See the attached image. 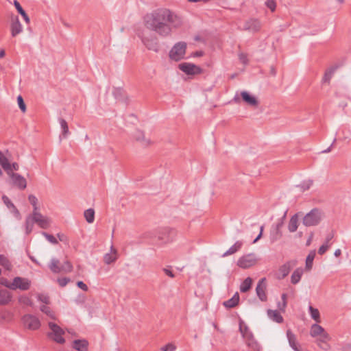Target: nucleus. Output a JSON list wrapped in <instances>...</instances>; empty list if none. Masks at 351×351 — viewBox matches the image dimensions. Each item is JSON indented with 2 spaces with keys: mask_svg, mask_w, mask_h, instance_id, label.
Segmentation results:
<instances>
[{
  "mask_svg": "<svg viewBox=\"0 0 351 351\" xmlns=\"http://www.w3.org/2000/svg\"><path fill=\"white\" fill-rule=\"evenodd\" d=\"M145 27L158 36L166 38L171 35L173 29L182 25L180 16L167 8H158L147 14L143 19Z\"/></svg>",
  "mask_w": 351,
  "mask_h": 351,
  "instance_id": "nucleus-1",
  "label": "nucleus"
},
{
  "mask_svg": "<svg viewBox=\"0 0 351 351\" xmlns=\"http://www.w3.org/2000/svg\"><path fill=\"white\" fill-rule=\"evenodd\" d=\"M324 217L322 210L313 208L306 213L302 218V224L306 227L316 226L320 223Z\"/></svg>",
  "mask_w": 351,
  "mask_h": 351,
  "instance_id": "nucleus-2",
  "label": "nucleus"
},
{
  "mask_svg": "<svg viewBox=\"0 0 351 351\" xmlns=\"http://www.w3.org/2000/svg\"><path fill=\"white\" fill-rule=\"evenodd\" d=\"M141 41L148 50L158 52L159 50V45L158 39L155 36L148 35L147 32H143L138 34Z\"/></svg>",
  "mask_w": 351,
  "mask_h": 351,
  "instance_id": "nucleus-3",
  "label": "nucleus"
},
{
  "mask_svg": "<svg viewBox=\"0 0 351 351\" xmlns=\"http://www.w3.org/2000/svg\"><path fill=\"white\" fill-rule=\"evenodd\" d=\"M49 269L53 273H69L72 271L73 266L69 261H64L62 264H60L59 260L56 258H52L49 265Z\"/></svg>",
  "mask_w": 351,
  "mask_h": 351,
  "instance_id": "nucleus-4",
  "label": "nucleus"
},
{
  "mask_svg": "<svg viewBox=\"0 0 351 351\" xmlns=\"http://www.w3.org/2000/svg\"><path fill=\"white\" fill-rule=\"evenodd\" d=\"M49 327L51 331L48 332V337L58 343H64L65 339L62 337L64 334L63 329L53 322H49Z\"/></svg>",
  "mask_w": 351,
  "mask_h": 351,
  "instance_id": "nucleus-5",
  "label": "nucleus"
},
{
  "mask_svg": "<svg viewBox=\"0 0 351 351\" xmlns=\"http://www.w3.org/2000/svg\"><path fill=\"white\" fill-rule=\"evenodd\" d=\"M186 49V44L184 42L176 43L169 51V58L174 61H179L184 58Z\"/></svg>",
  "mask_w": 351,
  "mask_h": 351,
  "instance_id": "nucleus-6",
  "label": "nucleus"
},
{
  "mask_svg": "<svg viewBox=\"0 0 351 351\" xmlns=\"http://www.w3.org/2000/svg\"><path fill=\"white\" fill-rule=\"evenodd\" d=\"M257 258L254 254H248L240 257L237 265L243 269H247L256 265Z\"/></svg>",
  "mask_w": 351,
  "mask_h": 351,
  "instance_id": "nucleus-7",
  "label": "nucleus"
},
{
  "mask_svg": "<svg viewBox=\"0 0 351 351\" xmlns=\"http://www.w3.org/2000/svg\"><path fill=\"white\" fill-rule=\"evenodd\" d=\"M22 320L25 327L29 330H37L40 326L39 319L34 315L30 314L25 315Z\"/></svg>",
  "mask_w": 351,
  "mask_h": 351,
  "instance_id": "nucleus-8",
  "label": "nucleus"
},
{
  "mask_svg": "<svg viewBox=\"0 0 351 351\" xmlns=\"http://www.w3.org/2000/svg\"><path fill=\"white\" fill-rule=\"evenodd\" d=\"M133 138L141 147H147L153 143L152 139L149 136H146L143 131L139 130H137L134 132Z\"/></svg>",
  "mask_w": 351,
  "mask_h": 351,
  "instance_id": "nucleus-9",
  "label": "nucleus"
},
{
  "mask_svg": "<svg viewBox=\"0 0 351 351\" xmlns=\"http://www.w3.org/2000/svg\"><path fill=\"white\" fill-rule=\"evenodd\" d=\"M178 68L187 75H196L202 73V69L192 63H181L178 65Z\"/></svg>",
  "mask_w": 351,
  "mask_h": 351,
  "instance_id": "nucleus-10",
  "label": "nucleus"
},
{
  "mask_svg": "<svg viewBox=\"0 0 351 351\" xmlns=\"http://www.w3.org/2000/svg\"><path fill=\"white\" fill-rule=\"evenodd\" d=\"M11 289L16 290L19 289L21 290H27L30 287V281L28 279L21 277H15L11 285Z\"/></svg>",
  "mask_w": 351,
  "mask_h": 351,
  "instance_id": "nucleus-11",
  "label": "nucleus"
},
{
  "mask_svg": "<svg viewBox=\"0 0 351 351\" xmlns=\"http://www.w3.org/2000/svg\"><path fill=\"white\" fill-rule=\"evenodd\" d=\"M10 179L11 183L19 189L23 190L27 187V181L21 175L16 173H12L8 175Z\"/></svg>",
  "mask_w": 351,
  "mask_h": 351,
  "instance_id": "nucleus-12",
  "label": "nucleus"
},
{
  "mask_svg": "<svg viewBox=\"0 0 351 351\" xmlns=\"http://www.w3.org/2000/svg\"><path fill=\"white\" fill-rule=\"evenodd\" d=\"M240 331L243 337L245 339V342L247 346L253 351H259L260 350V345L254 338L251 332H243V328L240 327Z\"/></svg>",
  "mask_w": 351,
  "mask_h": 351,
  "instance_id": "nucleus-13",
  "label": "nucleus"
},
{
  "mask_svg": "<svg viewBox=\"0 0 351 351\" xmlns=\"http://www.w3.org/2000/svg\"><path fill=\"white\" fill-rule=\"evenodd\" d=\"M261 28V23L259 20L256 19H250L247 20L243 25V29L252 33H256L260 31Z\"/></svg>",
  "mask_w": 351,
  "mask_h": 351,
  "instance_id": "nucleus-14",
  "label": "nucleus"
},
{
  "mask_svg": "<svg viewBox=\"0 0 351 351\" xmlns=\"http://www.w3.org/2000/svg\"><path fill=\"white\" fill-rule=\"evenodd\" d=\"M266 278H263L259 280L257 286L256 287V295L262 302H265L267 299L266 294Z\"/></svg>",
  "mask_w": 351,
  "mask_h": 351,
  "instance_id": "nucleus-15",
  "label": "nucleus"
},
{
  "mask_svg": "<svg viewBox=\"0 0 351 351\" xmlns=\"http://www.w3.org/2000/svg\"><path fill=\"white\" fill-rule=\"evenodd\" d=\"M297 265V261L291 260L287 261L282 265L279 269L278 279L285 278L290 272V271Z\"/></svg>",
  "mask_w": 351,
  "mask_h": 351,
  "instance_id": "nucleus-16",
  "label": "nucleus"
},
{
  "mask_svg": "<svg viewBox=\"0 0 351 351\" xmlns=\"http://www.w3.org/2000/svg\"><path fill=\"white\" fill-rule=\"evenodd\" d=\"M10 31L12 37H16L23 32V26L17 16L11 17Z\"/></svg>",
  "mask_w": 351,
  "mask_h": 351,
  "instance_id": "nucleus-17",
  "label": "nucleus"
},
{
  "mask_svg": "<svg viewBox=\"0 0 351 351\" xmlns=\"http://www.w3.org/2000/svg\"><path fill=\"white\" fill-rule=\"evenodd\" d=\"M32 216L34 223H37L40 228L46 229L49 226L50 220L49 218L44 217L40 213L35 212Z\"/></svg>",
  "mask_w": 351,
  "mask_h": 351,
  "instance_id": "nucleus-18",
  "label": "nucleus"
},
{
  "mask_svg": "<svg viewBox=\"0 0 351 351\" xmlns=\"http://www.w3.org/2000/svg\"><path fill=\"white\" fill-rule=\"evenodd\" d=\"M310 333L312 337H317L320 335L322 339H329V335L324 331V328L317 324L312 325Z\"/></svg>",
  "mask_w": 351,
  "mask_h": 351,
  "instance_id": "nucleus-19",
  "label": "nucleus"
},
{
  "mask_svg": "<svg viewBox=\"0 0 351 351\" xmlns=\"http://www.w3.org/2000/svg\"><path fill=\"white\" fill-rule=\"evenodd\" d=\"M241 97L243 101L248 106L255 108L258 106V101L256 97L250 95L247 91H241Z\"/></svg>",
  "mask_w": 351,
  "mask_h": 351,
  "instance_id": "nucleus-20",
  "label": "nucleus"
},
{
  "mask_svg": "<svg viewBox=\"0 0 351 351\" xmlns=\"http://www.w3.org/2000/svg\"><path fill=\"white\" fill-rule=\"evenodd\" d=\"M118 258L117 250L114 247L113 245L110 247V252L106 253L104 256V261L106 264L110 265L114 263Z\"/></svg>",
  "mask_w": 351,
  "mask_h": 351,
  "instance_id": "nucleus-21",
  "label": "nucleus"
},
{
  "mask_svg": "<svg viewBox=\"0 0 351 351\" xmlns=\"http://www.w3.org/2000/svg\"><path fill=\"white\" fill-rule=\"evenodd\" d=\"M302 215L301 212L297 213L295 215H293L288 224V230L290 232H295L298 228L299 224V218Z\"/></svg>",
  "mask_w": 351,
  "mask_h": 351,
  "instance_id": "nucleus-22",
  "label": "nucleus"
},
{
  "mask_svg": "<svg viewBox=\"0 0 351 351\" xmlns=\"http://www.w3.org/2000/svg\"><path fill=\"white\" fill-rule=\"evenodd\" d=\"M88 341L85 339H75L72 342V348L77 351H88Z\"/></svg>",
  "mask_w": 351,
  "mask_h": 351,
  "instance_id": "nucleus-23",
  "label": "nucleus"
},
{
  "mask_svg": "<svg viewBox=\"0 0 351 351\" xmlns=\"http://www.w3.org/2000/svg\"><path fill=\"white\" fill-rule=\"evenodd\" d=\"M12 298V293L6 289L0 290V305L8 304L11 301Z\"/></svg>",
  "mask_w": 351,
  "mask_h": 351,
  "instance_id": "nucleus-24",
  "label": "nucleus"
},
{
  "mask_svg": "<svg viewBox=\"0 0 351 351\" xmlns=\"http://www.w3.org/2000/svg\"><path fill=\"white\" fill-rule=\"evenodd\" d=\"M267 316L270 319L277 323H282L283 322V317L277 310H267Z\"/></svg>",
  "mask_w": 351,
  "mask_h": 351,
  "instance_id": "nucleus-25",
  "label": "nucleus"
},
{
  "mask_svg": "<svg viewBox=\"0 0 351 351\" xmlns=\"http://www.w3.org/2000/svg\"><path fill=\"white\" fill-rule=\"evenodd\" d=\"M287 337L289 341V346L295 351H300L299 348L297 346L296 337L290 330H288L287 331Z\"/></svg>",
  "mask_w": 351,
  "mask_h": 351,
  "instance_id": "nucleus-26",
  "label": "nucleus"
},
{
  "mask_svg": "<svg viewBox=\"0 0 351 351\" xmlns=\"http://www.w3.org/2000/svg\"><path fill=\"white\" fill-rule=\"evenodd\" d=\"M304 270L302 267L297 268L292 274L291 276V282L293 285L298 284L303 274Z\"/></svg>",
  "mask_w": 351,
  "mask_h": 351,
  "instance_id": "nucleus-27",
  "label": "nucleus"
},
{
  "mask_svg": "<svg viewBox=\"0 0 351 351\" xmlns=\"http://www.w3.org/2000/svg\"><path fill=\"white\" fill-rule=\"evenodd\" d=\"M10 163L8 158L0 151V165L6 173L10 172Z\"/></svg>",
  "mask_w": 351,
  "mask_h": 351,
  "instance_id": "nucleus-28",
  "label": "nucleus"
},
{
  "mask_svg": "<svg viewBox=\"0 0 351 351\" xmlns=\"http://www.w3.org/2000/svg\"><path fill=\"white\" fill-rule=\"evenodd\" d=\"M239 302V295L238 293H236L233 297L223 302L224 306L226 308H230L235 307Z\"/></svg>",
  "mask_w": 351,
  "mask_h": 351,
  "instance_id": "nucleus-29",
  "label": "nucleus"
},
{
  "mask_svg": "<svg viewBox=\"0 0 351 351\" xmlns=\"http://www.w3.org/2000/svg\"><path fill=\"white\" fill-rule=\"evenodd\" d=\"M243 245V242L241 241H237L232 246H231L223 254V257L233 254L239 251Z\"/></svg>",
  "mask_w": 351,
  "mask_h": 351,
  "instance_id": "nucleus-30",
  "label": "nucleus"
},
{
  "mask_svg": "<svg viewBox=\"0 0 351 351\" xmlns=\"http://www.w3.org/2000/svg\"><path fill=\"white\" fill-rule=\"evenodd\" d=\"M252 279L250 277H247L244 280L240 286V291L242 293H246L252 287Z\"/></svg>",
  "mask_w": 351,
  "mask_h": 351,
  "instance_id": "nucleus-31",
  "label": "nucleus"
},
{
  "mask_svg": "<svg viewBox=\"0 0 351 351\" xmlns=\"http://www.w3.org/2000/svg\"><path fill=\"white\" fill-rule=\"evenodd\" d=\"M282 234L281 230H278L274 228H271L269 234L270 241L271 243L276 242L282 237Z\"/></svg>",
  "mask_w": 351,
  "mask_h": 351,
  "instance_id": "nucleus-32",
  "label": "nucleus"
},
{
  "mask_svg": "<svg viewBox=\"0 0 351 351\" xmlns=\"http://www.w3.org/2000/svg\"><path fill=\"white\" fill-rule=\"evenodd\" d=\"M336 69H337V67L333 66V67H330V68L328 69L326 71L323 77V79H322L323 83H329L330 82L333 74L335 73V72L336 71Z\"/></svg>",
  "mask_w": 351,
  "mask_h": 351,
  "instance_id": "nucleus-33",
  "label": "nucleus"
},
{
  "mask_svg": "<svg viewBox=\"0 0 351 351\" xmlns=\"http://www.w3.org/2000/svg\"><path fill=\"white\" fill-rule=\"evenodd\" d=\"M59 123L62 128V136L63 138H66L69 134V126L67 122L62 118L59 119Z\"/></svg>",
  "mask_w": 351,
  "mask_h": 351,
  "instance_id": "nucleus-34",
  "label": "nucleus"
},
{
  "mask_svg": "<svg viewBox=\"0 0 351 351\" xmlns=\"http://www.w3.org/2000/svg\"><path fill=\"white\" fill-rule=\"evenodd\" d=\"M84 216L88 223H92L95 220V210L88 208L84 211Z\"/></svg>",
  "mask_w": 351,
  "mask_h": 351,
  "instance_id": "nucleus-35",
  "label": "nucleus"
},
{
  "mask_svg": "<svg viewBox=\"0 0 351 351\" xmlns=\"http://www.w3.org/2000/svg\"><path fill=\"white\" fill-rule=\"evenodd\" d=\"M315 256V251H311L306 257V269L310 270L313 266V262Z\"/></svg>",
  "mask_w": 351,
  "mask_h": 351,
  "instance_id": "nucleus-36",
  "label": "nucleus"
},
{
  "mask_svg": "<svg viewBox=\"0 0 351 351\" xmlns=\"http://www.w3.org/2000/svg\"><path fill=\"white\" fill-rule=\"evenodd\" d=\"M313 181L312 180H306L303 181L300 184L298 185L297 187L300 189V191H305L308 190L313 185Z\"/></svg>",
  "mask_w": 351,
  "mask_h": 351,
  "instance_id": "nucleus-37",
  "label": "nucleus"
},
{
  "mask_svg": "<svg viewBox=\"0 0 351 351\" xmlns=\"http://www.w3.org/2000/svg\"><path fill=\"white\" fill-rule=\"evenodd\" d=\"M309 313L312 319H313L316 322H320V315L317 308H315L312 306H310Z\"/></svg>",
  "mask_w": 351,
  "mask_h": 351,
  "instance_id": "nucleus-38",
  "label": "nucleus"
},
{
  "mask_svg": "<svg viewBox=\"0 0 351 351\" xmlns=\"http://www.w3.org/2000/svg\"><path fill=\"white\" fill-rule=\"evenodd\" d=\"M13 315L10 311H3L1 313L0 319L3 322H10L12 320Z\"/></svg>",
  "mask_w": 351,
  "mask_h": 351,
  "instance_id": "nucleus-39",
  "label": "nucleus"
},
{
  "mask_svg": "<svg viewBox=\"0 0 351 351\" xmlns=\"http://www.w3.org/2000/svg\"><path fill=\"white\" fill-rule=\"evenodd\" d=\"M40 309L43 313L46 314L50 318L56 319V316L53 311H51L49 306H47L46 305H43L40 306Z\"/></svg>",
  "mask_w": 351,
  "mask_h": 351,
  "instance_id": "nucleus-40",
  "label": "nucleus"
},
{
  "mask_svg": "<svg viewBox=\"0 0 351 351\" xmlns=\"http://www.w3.org/2000/svg\"><path fill=\"white\" fill-rule=\"evenodd\" d=\"M0 264L8 270L11 269V263L8 259L3 255H0Z\"/></svg>",
  "mask_w": 351,
  "mask_h": 351,
  "instance_id": "nucleus-41",
  "label": "nucleus"
},
{
  "mask_svg": "<svg viewBox=\"0 0 351 351\" xmlns=\"http://www.w3.org/2000/svg\"><path fill=\"white\" fill-rule=\"evenodd\" d=\"M34 223V221L33 220L32 216H29L26 219L25 225H26V231H27V234L32 231Z\"/></svg>",
  "mask_w": 351,
  "mask_h": 351,
  "instance_id": "nucleus-42",
  "label": "nucleus"
},
{
  "mask_svg": "<svg viewBox=\"0 0 351 351\" xmlns=\"http://www.w3.org/2000/svg\"><path fill=\"white\" fill-rule=\"evenodd\" d=\"M19 301L21 304L26 305V306H32L33 305V302H32V300L27 296L20 297L19 299Z\"/></svg>",
  "mask_w": 351,
  "mask_h": 351,
  "instance_id": "nucleus-43",
  "label": "nucleus"
},
{
  "mask_svg": "<svg viewBox=\"0 0 351 351\" xmlns=\"http://www.w3.org/2000/svg\"><path fill=\"white\" fill-rule=\"evenodd\" d=\"M17 102L19 107L23 112L26 111V105L21 95H19L17 97Z\"/></svg>",
  "mask_w": 351,
  "mask_h": 351,
  "instance_id": "nucleus-44",
  "label": "nucleus"
},
{
  "mask_svg": "<svg viewBox=\"0 0 351 351\" xmlns=\"http://www.w3.org/2000/svg\"><path fill=\"white\" fill-rule=\"evenodd\" d=\"M265 4L271 12L276 10V3L275 0H267Z\"/></svg>",
  "mask_w": 351,
  "mask_h": 351,
  "instance_id": "nucleus-45",
  "label": "nucleus"
},
{
  "mask_svg": "<svg viewBox=\"0 0 351 351\" xmlns=\"http://www.w3.org/2000/svg\"><path fill=\"white\" fill-rule=\"evenodd\" d=\"M2 199L3 201V203L8 206V208H13L14 210H16V212H18L14 205L12 203L10 199L7 196L3 195L2 197Z\"/></svg>",
  "mask_w": 351,
  "mask_h": 351,
  "instance_id": "nucleus-46",
  "label": "nucleus"
},
{
  "mask_svg": "<svg viewBox=\"0 0 351 351\" xmlns=\"http://www.w3.org/2000/svg\"><path fill=\"white\" fill-rule=\"evenodd\" d=\"M282 303L281 304L279 302L278 307L280 311H285V308L287 306V294L286 293H283L282 295Z\"/></svg>",
  "mask_w": 351,
  "mask_h": 351,
  "instance_id": "nucleus-47",
  "label": "nucleus"
},
{
  "mask_svg": "<svg viewBox=\"0 0 351 351\" xmlns=\"http://www.w3.org/2000/svg\"><path fill=\"white\" fill-rule=\"evenodd\" d=\"M43 234L45 236V237L47 239V240L50 242L52 244H58V240L51 234H49L47 232H43Z\"/></svg>",
  "mask_w": 351,
  "mask_h": 351,
  "instance_id": "nucleus-48",
  "label": "nucleus"
},
{
  "mask_svg": "<svg viewBox=\"0 0 351 351\" xmlns=\"http://www.w3.org/2000/svg\"><path fill=\"white\" fill-rule=\"evenodd\" d=\"M286 215H287V211L285 213L284 215L282 216V217L279 220V221L276 224L275 226H273L272 228L276 229V230H280L281 228L284 225V221L286 218Z\"/></svg>",
  "mask_w": 351,
  "mask_h": 351,
  "instance_id": "nucleus-49",
  "label": "nucleus"
},
{
  "mask_svg": "<svg viewBox=\"0 0 351 351\" xmlns=\"http://www.w3.org/2000/svg\"><path fill=\"white\" fill-rule=\"evenodd\" d=\"M28 199H29L30 204L34 208V210H38V207H37L38 199H37V198L34 195H29L28 197Z\"/></svg>",
  "mask_w": 351,
  "mask_h": 351,
  "instance_id": "nucleus-50",
  "label": "nucleus"
},
{
  "mask_svg": "<svg viewBox=\"0 0 351 351\" xmlns=\"http://www.w3.org/2000/svg\"><path fill=\"white\" fill-rule=\"evenodd\" d=\"M38 300L45 304H48L49 302V296L45 294H38Z\"/></svg>",
  "mask_w": 351,
  "mask_h": 351,
  "instance_id": "nucleus-51",
  "label": "nucleus"
},
{
  "mask_svg": "<svg viewBox=\"0 0 351 351\" xmlns=\"http://www.w3.org/2000/svg\"><path fill=\"white\" fill-rule=\"evenodd\" d=\"M239 60L244 64H247L248 63V59L246 53H239Z\"/></svg>",
  "mask_w": 351,
  "mask_h": 351,
  "instance_id": "nucleus-52",
  "label": "nucleus"
},
{
  "mask_svg": "<svg viewBox=\"0 0 351 351\" xmlns=\"http://www.w3.org/2000/svg\"><path fill=\"white\" fill-rule=\"evenodd\" d=\"M10 172L6 173L8 175L11 174L12 173H14V171H18L19 169V165L17 162L10 163Z\"/></svg>",
  "mask_w": 351,
  "mask_h": 351,
  "instance_id": "nucleus-53",
  "label": "nucleus"
},
{
  "mask_svg": "<svg viewBox=\"0 0 351 351\" xmlns=\"http://www.w3.org/2000/svg\"><path fill=\"white\" fill-rule=\"evenodd\" d=\"M330 245L329 244H323L321 245L318 250V254L320 255L324 254L329 248Z\"/></svg>",
  "mask_w": 351,
  "mask_h": 351,
  "instance_id": "nucleus-54",
  "label": "nucleus"
},
{
  "mask_svg": "<svg viewBox=\"0 0 351 351\" xmlns=\"http://www.w3.org/2000/svg\"><path fill=\"white\" fill-rule=\"evenodd\" d=\"M176 347L172 343H168L165 346L162 347L161 350L162 351H175Z\"/></svg>",
  "mask_w": 351,
  "mask_h": 351,
  "instance_id": "nucleus-55",
  "label": "nucleus"
},
{
  "mask_svg": "<svg viewBox=\"0 0 351 351\" xmlns=\"http://www.w3.org/2000/svg\"><path fill=\"white\" fill-rule=\"evenodd\" d=\"M14 5L16 9L17 10V11L19 12V13L22 14L23 13L25 12V10L23 9V8L21 7V5H20V3L18 1L14 0Z\"/></svg>",
  "mask_w": 351,
  "mask_h": 351,
  "instance_id": "nucleus-56",
  "label": "nucleus"
},
{
  "mask_svg": "<svg viewBox=\"0 0 351 351\" xmlns=\"http://www.w3.org/2000/svg\"><path fill=\"white\" fill-rule=\"evenodd\" d=\"M0 282L2 285L5 286V287L7 288H9L11 289V285H12V282H10L7 279L5 278H1L0 280Z\"/></svg>",
  "mask_w": 351,
  "mask_h": 351,
  "instance_id": "nucleus-57",
  "label": "nucleus"
},
{
  "mask_svg": "<svg viewBox=\"0 0 351 351\" xmlns=\"http://www.w3.org/2000/svg\"><path fill=\"white\" fill-rule=\"evenodd\" d=\"M77 285L80 289H82L84 291H86L88 289V286L82 281H78L77 282Z\"/></svg>",
  "mask_w": 351,
  "mask_h": 351,
  "instance_id": "nucleus-58",
  "label": "nucleus"
},
{
  "mask_svg": "<svg viewBox=\"0 0 351 351\" xmlns=\"http://www.w3.org/2000/svg\"><path fill=\"white\" fill-rule=\"evenodd\" d=\"M163 271L165 272V274L167 276H169L170 278H174L175 277L174 274L173 273V271L169 268H164L163 269Z\"/></svg>",
  "mask_w": 351,
  "mask_h": 351,
  "instance_id": "nucleus-59",
  "label": "nucleus"
},
{
  "mask_svg": "<svg viewBox=\"0 0 351 351\" xmlns=\"http://www.w3.org/2000/svg\"><path fill=\"white\" fill-rule=\"evenodd\" d=\"M69 281V279L66 278H63L58 279L59 285L61 287L66 286Z\"/></svg>",
  "mask_w": 351,
  "mask_h": 351,
  "instance_id": "nucleus-60",
  "label": "nucleus"
},
{
  "mask_svg": "<svg viewBox=\"0 0 351 351\" xmlns=\"http://www.w3.org/2000/svg\"><path fill=\"white\" fill-rule=\"evenodd\" d=\"M327 339H322L320 340V343H319V346L324 349V350H327L328 348V345L326 343V341Z\"/></svg>",
  "mask_w": 351,
  "mask_h": 351,
  "instance_id": "nucleus-61",
  "label": "nucleus"
},
{
  "mask_svg": "<svg viewBox=\"0 0 351 351\" xmlns=\"http://www.w3.org/2000/svg\"><path fill=\"white\" fill-rule=\"evenodd\" d=\"M334 237V233L332 232L327 234L324 244H328L329 241Z\"/></svg>",
  "mask_w": 351,
  "mask_h": 351,
  "instance_id": "nucleus-62",
  "label": "nucleus"
},
{
  "mask_svg": "<svg viewBox=\"0 0 351 351\" xmlns=\"http://www.w3.org/2000/svg\"><path fill=\"white\" fill-rule=\"evenodd\" d=\"M57 236H58V239H59V240L60 241H65L66 242V241H68L67 240V237L64 234H63L58 233Z\"/></svg>",
  "mask_w": 351,
  "mask_h": 351,
  "instance_id": "nucleus-63",
  "label": "nucleus"
},
{
  "mask_svg": "<svg viewBox=\"0 0 351 351\" xmlns=\"http://www.w3.org/2000/svg\"><path fill=\"white\" fill-rule=\"evenodd\" d=\"M342 351H351V343L344 345L342 348Z\"/></svg>",
  "mask_w": 351,
  "mask_h": 351,
  "instance_id": "nucleus-64",
  "label": "nucleus"
}]
</instances>
